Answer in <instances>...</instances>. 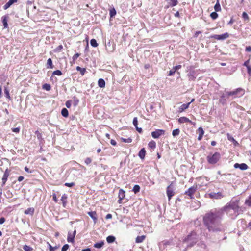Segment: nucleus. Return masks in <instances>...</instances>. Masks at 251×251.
<instances>
[{
	"mask_svg": "<svg viewBox=\"0 0 251 251\" xmlns=\"http://www.w3.org/2000/svg\"><path fill=\"white\" fill-rule=\"evenodd\" d=\"M215 12H220L221 11V7L220 4L219 0L216 2V4L214 7Z\"/></svg>",
	"mask_w": 251,
	"mask_h": 251,
	"instance_id": "nucleus-23",
	"label": "nucleus"
},
{
	"mask_svg": "<svg viewBox=\"0 0 251 251\" xmlns=\"http://www.w3.org/2000/svg\"><path fill=\"white\" fill-rule=\"evenodd\" d=\"M176 71H175L174 70H173V69L170 70L169 72V74H168V75L169 76H172L173 75H174V74H175Z\"/></svg>",
	"mask_w": 251,
	"mask_h": 251,
	"instance_id": "nucleus-54",
	"label": "nucleus"
},
{
	"mask_svg": "<svg viewBox=\"0 0 251 251\" xmlns=\"http://www.w3.org/2000/svg\"><path fill=\"white\" fill-rule=\"evenodd\" d=\"M239 201H231L223 207L211 211L205 215L203 222L209 232H219L224 231V227L221 224L224 212L234 218L239 214Z\"/></svg>",
	"mask_w": 251,
	"mask_h": 251,
	"instance_id": "nucleus-1",
	"label": "nucleus"
},
{
	"mask_svg": "<svg viewBox=\"0 0 251 251\" xmlns=\"http://www.w3.org/2000/svg\"><path fill=\"white\" fill-rule=\"evenodd\" d=\"M12 130L14 132L19 133L20 131V128L19 127L13 128H12Z\"/></svg>",
	"mask_w": 251,
	"mask_h": 251,
	"instance_id": "nucleus-53",
	"label": "nucleus"
},
{
	"mask_svg": "<svg viewBox=\"0 0 251 251\" xmlns=\"http://www.w3.org/2000/svg\"><path fill=\"white\" fill-rule=\"evenodd\" d=\"M79 56V53H77L75 54L73 56V60H75L76 59H77Z\"/></svg>",
	"mask_w": 251,
	"mask_h": 251,
	"instance_id": "nucleus-55",
	"label": "nucleus"
},
{
	"mask_svg": "<svg viewBox=\"0 0 251 251\" xmlns=\"http://www.w3.org/2000/svg\"><path fill=\"white\" fill-rule=\"evenodd\" d=\"M47 64L50 66V68H52V62L51 58H49L47 60Z\"/></svg>",
	"mask_w": 251,
	"mask_h": 251,
	"instance_id": "nucleus-45",
	"label": "nucleus"
},
{
	"mask_svg": "<svg viewBox=\"0 0 251 251\" xmlns=\"http://www.w3.org/2000/svg\"><path fill=\"white\" fill-rule=\"evenodd\" d=\"M221 157L220 154L218 152H215L212 155H209L207 156L208 162L211 164H216Z\"/></svg>",
	"mask_w": 251,
	"mask_h": 251,
	"instance_id": "nucleus-3",
	"label": "nucleus"
},
{
	"mask_svg": "<svg viewBox=\"0 0 251 251\" xmlns=\"http://www.w3.org/2000/svg\"><path fill=\"white\" fill-rule=\"evenodd\" d=\"M112 218V215L110 214H108L106 216V219H111Z\"/></svg>",
	"mask_w": 251,
	"mask_h": 251,
	"instance_id": "nucleus-62",
	"label": "nucleus"
},
{
	"mask_svg": "<svg viewBox=\"0 0 251 251\" xmlns=\"http://www.w3.org/2000/svg\"><path fill=\"white\" fill-rule=\"evenodd\" d=\"M66 106L69 108L71 106V100H67L65 103Z\"/></svg>",
	"mask_w": 251,
	"mask_h": 251,
	"instance_id": "nucleus-47",
	"label": "nucleus"
},
{
	"mask_svg": "<svg viewBox=\"0 0 251 251\" xmlns=\"http://www.w3.org/2000/svg\"><path fill=\"white\" fill-rule=\"evenodd\" d=\"M146 155V150L144 148H142L139 152V156L141 159H143L145 158Z\"/></svg>",
	"mask_w": 251,
	"mask_h": 251,
	"instance_id": "nucleus-20",
	"label": "nucleus"
},
{
	"mask_svg": "<svg viewBox=\"0 0 251 251\" xmlns=\"http://www.w3.org/2000/svg\"><path fill=\"white\" fill-rule=\"evenodd\" d=\"M246 50L248 52L251 51V46L247 47L246 49Z\"/></svg>",
	"mask_w": 251,
	"mask_h": 251,
	"instance_id": "nucleus-61",
	"label": "nucleus"
},
{
	"mask_svg": "<svg viewBox=\"0 0 251 251\" xmlns=\"http://www.w3.org/2000/svg\"><path fill=\"white\" fill-rule=\"evenodd\" d=\"M198 132H199V136H198V140L200 141L201 140L202 137H203V135L204 134V131L202 129V127H200L198 128Z\"/></svg>",
	"mask_w": 251,
	"mask_h": 251,
	"instance_id": "nucleus-19",
	"label": "nucleus"
},
{
	"mask_svg": "<svg viewBox=\"0 0 251 251\" xmlns=\"http://www.w3.org/2000/svg\"><path fill=\"white\" fill-rule=\"evenodd\" d=\"M67 199V196L66 194H64L62 196L61 201H62L64 207H65V206L66 205Z\"/></svg>",
	"mask_w": 251,
	"mask_h": 251,
	"instance_id": "nucleus-31",
	"label": "nucleus"
},
{
	"mask_svg": "<svg viewBox=\"0 0 251 251\" xmlns=\"http://www.w3.org/2000/svg\"><path fill=\"white\" fill-rule=\"evenodd\" d=\"M4 94L5 95V97L8 100H11V97H10V93H9V90L8 89L7 87H4Z\"/></svg>",
	"mask_w": 251,
	"mask_h": 251,
	"instance_id": "nucleus-25",
	"label": "nucleus"
},
{
	"mask_svg": "<svg viewBox=\"0 0 251 251\" xmlns=\"http://www.w3.org/2000/svg\"><path fill=\"white\" fill-rule=\"evenodd\" d=\"M171 1H172L171 5L172 6H175L178 3V1L177 0H171Z\"/></svg>",
	"mask_w": 251,
	"mask_h": 251,
	"instance_id": "nucleus-48",
	"label": "nucleus"
},
{
	"mask_svg": "<svg viewBox=\"0 0 251 251\" xmlns=\"http://www.w3.org/2000/svg\"><path fill=\"white\" fill-rule=\"evenodd\" d=\"M69 246L68 244L64 245L61 249V251H66L69 249Z\"/></svg>",
	"mask_w": 251,
	"mask_h": 251,
	"instance_id": "nucleus-44",
	"label": "nucleus"
},
{
	"mask_svg": "<svg viewBox=\"0 0 251 251\" xmlns=\"http://www.w3.org/2000/svg\"><path fill=\"white\" fill-rule=\"evenodd\" d=\"M146 236L145 235L138 236L136 237L135 242L137 243H140L143 242L145 240Z\"/></svg>",
	"mask_w": 251,
	"mask_h": 251,
	"instance_id": "nucleus-21",
	"label": "nucleus"
},
{
	"mask_svg": "<svg viewBox=\"0 0 251 251\" xmlns=\"http://www.w3.org/2000/svg\"><path fill=\"white\" fill-rule=\"evenodd\" d=\"M210 17L213 19V20H215L216 19H217L218 17V14L217 13V12H212L211 14H210Z\"/></svg>",
	"mask_w": 251,
	"mask_h": 251,
	"instance_id": "nucleus-34",
	"label": "nucleus"
},
{
	"mask_svg": "<svg viewBox=\"0 0 251 251\" xmlns=\"http://www.w3.org/2000/svg\"><path fill=\"white\" fill-rule=\"evenodd\" d=\"M52 197H53V201L55 202H57V197H56V195L55 194H53L52 195Z\"/></svg>",
	"mask_w": 251,
	"mask_h": 251,
	"instance_id": "nucleus-56",
	"label": "nucleus"
},
{
	"mask_svg": "<svg viewBox=\"0 0 251 251\" xmlns=\"http://www.w3.org/2000/svg\"><path fill=\"white\" fill-rule=\"evenodd\" d=\"M245 93V91L242 88H238L234 91L231 92H226V94L228 96L235 95L238 97H241L243 96Z\"/></svg>",
	"mask_w": 251,
	"mask_h": 251,
	"instance_id": "nucleus-4",
	"label": "nucleus"
},
{
	"mask_svg": "<svg viewBox=\"0 0 251 251\" xmlns=\"http://www.w3.org/2000/svg\"><path fill=\"white\" fill-rule=\"evenodd\" d=\"M61 114L64 117L68 116V111L66 108H63L61 110Z\"/></svg>",
	"mask_w": 251,
	"mask_h": 251,
	"instance_id": "nucleus-30",
	"label": "nucleus"
},
{
	"mask_svg": "<svg viewBox=\"0 0 251 251\" xmlns=\"http://www.w3.org/2000/svg\"><path fill=\"white\" fill-rule=\"evenodd\" d=\"M116 14V11L113 8L110 10V16L111 17H114Z\"/></svg>",
	"mask_w": 251,
	"mask_h": 251,
	"instance_id": "nucleus-40",
	"label": "nucleus"
},
{
	"mask_svg": "<svg viewBox=\"0 0 251 251\" xmlns=\"http://www.w3.org/2000/svg\"><path fill=\"white\" fill-rule=\"evenodd\" d=\"M165 134V130L162 129H157L151 132V136L153 138H158L161 135Z\"/></svg>",
	"mask_w": 251,
	"mask_h": 251,
	"instance_id": "nucleus-7",
	"label": "nucleus"
},
{
	"mask_svg": "<svg viewBox=\"0 0 251 251\" xmlns=\"http://www.w3.org/2000/svg\"><path fill=\"white\" fill-rule=\"evenodd\" d=\"M148 146L150 148L154 149L156 147V143L154 141H150L148 143Z\"/></svg>",
	"mask_w": 251,
	"mask_h": 251,
	"instance_id": "nucleus-29",
	"label": "nucleus"
},
{
	"mask_svg": "<svg viewBox=\"0 0 251 251\" xmlns=\"http://www.w3.org/2000/svg\"><path fill=\"white\" fill-rule=\"evenodd\" d=\"M88 214L93 220L94 223L97 221V213L95 211H91L88 212Z\"/></svg>",
	"mask_w": 251,
	"mask_h": 251,
	"instance_id": "nucleus-15",
	"label": "nucleus"
},
{
	"mask_svg": "<svg viewBox=\"0 0 251 251\" xmlns=\"http://www.w3.org/2000/svg\"><path fill=\"white\" fill-rule=\"evenodd\" d=\"M234 167L236 169L239 168L241 170H246L248 169V166L245 163H242V164L235 163L234 165Z\"/></svg>",
	"mask_w": 251,
	"mask_h": 251,
	"instance_id": "nucleus-12",
	"label": "nucleus"
},
{
	"mask_svg": "<svg viewBox=\"0 0 251 251\" xmlns=\"http://www.w3.org/2000/svg\"><path fill=\"white\" fill-rule=\"evenodd\" d=\"M180 130L179 129H176L174 130L172 132V135L173 136H176L179 134Z\"/></svg>",
	"mask_w": 251,
	"mask_h": 251,
	"instance_id": "nucleus-38",
	"label": "nucleus"
},
{
	"mask_svg": "<svg viewBox=\"0 0 251 251\" xmlns=\"http://www.w3.org/2000/svg\"><path fill=\"white\" fill-rule=\"evenodd\" d=\"M75 185V183H73V182H71V183H65V186H67V187H71Z\"/></svg>",
	"mask_w": 251,
	"mask_h": 251,
	"instance_id": "nucleus-50",
	"label": "nucleus"
},
{
	"mask_svg": "<svg viewBox=\"0 0 251 251\" xmlns=\"http://www.w3.org/2000/svg\"><path fill=\"white\" fill-rule=\"evenodd\" d=\"M43 88L44 89H45V90H47V91H49L50 89V84H45L43 86Z\"/></svg>",
	"mask_w": 251,
	"mask_h": 251,
	"instance_id": "nucleus-41",
	"label": "nucleus"
},
{
	"mask_svg": "<svg viewBox=\"0 0 251 251\" xmlns=\"http://www.w3.org/2000/svg\"><path fill=\"white\" fill-rule=\"evenodd\" d=\"M196 191V188L194 186L191 187L185 192V194L189 196L190 198H193V195Z\"/></svg>",
	"mask_w": 251,
	"mask_h": 251,
	"instance_id": "nucleus-11",
	"label": "nucleus"
},
{
	"mask_svg": "<svg viewBox=\"0 0 251 251\" xmlns=\"http://www.w3.org/2000/svg\"><path fill=\"white\" fill-rule=\"evenodd\" d=\"M92 161V160L90 158H86L85 160V163L87 164V165H88Z\"/></svg>",
	"mask_w": 251,
	"mask_h": 251,
	"instance_id": "nucleus-51",
	"label": "nucleus"
},
{
	"mask_svg": "<svg viewBox=\"0 0 251 251\" xmlns=\"http://www.w3.org/2000/svg\"><path fill=\"white\" fill-rule=\"evenodd\" d=\"M24 177L23 176H20L18 178V180L19 181V182H21L22 181L23 179H24Z\"/></svg>",
	"mask_w": 251,
	"mask_h": 251,
	"instance_id": "nucleus-60",
	"label": "nucleus"
},
{
	"mask_svg": "<svg viewBox=\"0 0 251 251\" xmlns=\"http://www.w3.org/2000/svg\"><path fill=\"white\" fill-rule=\"evenodd\" d=\"M178 121L179 123H192L191 121L186 117H181L178 119Z\"/></svg>",
	"mask_w": 251,
	"mask_h": 251,
	"instance_id": "nucleus-18",
	"label": "nucleus"
},
{
	"mask_svg": "<svg viewBox=\"0 0 251 251\" xmlns=\"http://www.w3.org/2000/svg\"><path fill=\"white\" fill-rule=\"evenodd\" d=\"M48 244L50 251H53L57 248L56 246L52 247L50 243H48Z\"/></svg>",
	"mask_w": 251,
	"mask_h": 251,
	"instance_id": "nucleus-42",
	"label": "nucleus"
},
{
	"mask_svg": "<svg viewBox=\"0 0 251 251\" xmlns=\"http://www.w3.org/2000/svg\"><path fill=\"white\" fill-rule=\"evenodd\" d=\"M115 240V237L113 236H108L106 238V241L108 243H112Z\"/></svg>",
	"mask_w": 251,
	"mask_h": 251,
	"instance_id": "nucleus-27",
	"label": "nucleus"
},
{
	"mask_svg": "<svg viewBox=\"0 0 251 251\" xmlns=\"http://www.w3.org/2000/svg\"><path fill=\"white\" fill-rule=\"evenodd\" d=\"M104 244V242L103 241L96 243L94 244V247L96 248L100 249L101 248Z\"/></svg>",
	"mask_w": 251,
	"mask_h": 251,
	"instance_id": "nucleus-24",
	"label": "nucleus"
},
{
	"mask_svg": "<svg viewBox=\"0 0 251 251\" xmlns=\"http://www.w3.org/2000/svg\"><path fill=\"white\" fill-rule=\"evenodd\" d=\"M9 175V172L8 169H6L4 173V175L3 176L2 181V185H4L7 180L8 178V177Z\"/></svg>",
	"mask_w": 251,
	"mask_h": 251,
	"instance_id": "nucleus-14",
	"label": "nucleus"
},
{
	"mask_svg": "<svg viewBox=\"0 0 251 251\" xmlns=\"http://www.w3.org/2000/svg\"><path fill=\"white\" fill-rule=\"evenodd\" d=\"M121 140L123 142H125V143H131L132 142V139L130 138H121Z\"/></svg>",
	"mask_w": 251,
	"mask_h": 251,
	"instance_id": "nucleus-39",
	"label": "nucleus"
},
{
	"mask_svg": "<svg viewBox=\"0 0 251 251\" xmlns=\"http://www.w3.org/2000/svg\"><path fill=\"white\" fill-rule=\"evenodd\" d=\"M140 189V187L138 185H135L133 188V191L134 192V193H137L139 192Z\"/></svg>",
	"mask_w": 251,
	"mask_h": 251,
	"instance_id": "nucleus-35",
	"label": "nucleus"
},
{
	"mask_svg": "<svg viewBox=\"0 0 251 251\" xmlns=\"http://www.w3.org/2000/svg\"><path fill=\"white\" fill-rule=\"evenodd\" d=\"M242 17L246 20L249 19V16H248V14L245 12H244L243 13Z\"/></svg>",
	"mask_w": 251,
	"mask_h": 251,
	"instance_id": "nucleus-49",
	"label": "nucleus"
},
{
	"mask_svg": "<svg viewBox=\"0 0 251 251\" xmlns=\"http://www.w3.org/2000/svg\"><path fill=\"white\" fill-rule=\"evenodd\" d=\"M2 19L4 27L7 28L8 27L7 17L6 16H3Z\"/></svg>",
	"mask_w": 251,
	"mask_h": 251,
	"instance_id": "nucleus-32",
	"label": "nucleus"
},
{
	"mask_svg": "<svg viewBox=\"0 0 251 251\" xmlns=\"http://www.w3.org/2000/svg\"><path fill=\"white\" fill-rule=\"evenodd\" d=\"M197 235L195 232H192L184 240V243L188 247L193 246L197 241Z\"/></svg>",
	"mask_w": 251,
	"mask_h": 251,
	"instance_id": "nucleus-2",
	"label": "nucleus"
},
{
	"mask_svg": "<svg viewBox=\"0 0 251 251\" xmlns=\"http://www.w3.org/2000/svg\"><path fill=\"white\" fill-rule=\"evenodd\" d=\"M110 143L113 146H115L117 144L116 141L113 139L111 140Z\"/></svg>",
	"mask_w": 251,
	"mask_h": 251,
	"instance_id": "nucleus-58",
	"label": "nucleus"
},
{
	"mask_svg": "<svg viewBox=\"0 0 251 251\" xmlns=\"http://www.w3.org/2000/svg\"><path fill=\"white\" fill-rule=\"evenodd\" d=\"M76 70L78 71H80L82 75H83L86 72V69L84 68H81L79 66L76 67Z\"/></svg>",
	"mask_w": 251,
	"mask_h": 251,
	"instance_id": "nucleus-28",
	"label": "nucleus"
},
{
	"mask_svg": "<svg viewBox=\"0 0 251 251\" xmlns=\"http://www.w3.org/2000/svg\"><path fill=\"white\" fill-rule=\"evenodd\" d=\"M229 37L228 33H225L221 35H213L211 36V38H214L218 40H224Z\"/></svg>",
	"mask_w": 251,
	"mask_h": 251,
	"instance_id": "nucleus-6",
	"label": "nucleus"
},
{
	"mask_svg": "<svg viewBox=\"0 0 251 251\" xmlns=\"http://www.w3.org/2000/svg\"><path fill=\"white\" fill-rule=\"evenodd\" d=\"M125 192L123 189H121L119 190V194H118V198L119 200L118 201V202L119 203H122V200L125 198Z\"/></svg>",
	"mask_w": 251,
	"mask_h": 251,
	"instance_id": "nucleus-13",
	"label": "nucleus"
},
{
	"mask_svg": "<svg viewBox=\"0 0 251 251\" xmlns=\"http://www.w3.org/2000/svg\"><path fill=\"white\" fill-rule=\"evenodd\" d=\"M98 85L101 88L104 87L105 85V81L102 78L99 79L98 80Z\"/></svg>",
	"mask_w": 251,
	"mask_h": 251,
	"instance_id": "nucleus-26",
	"label": "nucleus"
},
{
	"mask_svg": "<svg viewBox=\"0 0 251 251\" xmlns=\"http://www.w3.org/2000/svg\"><path fill=\"white\" fill-rule=\"evenodd\" d=\"M62 74V72L60 71V70H56V71H54L53 72V75H61Z\"/></svg>",
	"mask_w": 251,
	"mask_h": 251,
	"instance_id": "nucleus-43",
	"label": "nucleus"
},
{
	"mask_svg": "<svg viewBox=\"0 0 251 251\" xmlns=\"http://www.w3.org/2000/svg\"><path fill=\"white\" fill-rule=\"evenodd\" d=\"M76 234V230H75L73 232L69 231L67 236V241L68 242L74 243L75 237Z\"/></svg>",
	"mask_w": 251,
	"mask_h": 251,
	"instance_id": "nucleus-9",
	"label": "nucleus"
},
{
	"mask_svg": "<svg viewBox=\"0 0 251 251\" xmlns=\"http://www.w3.org/2000/svg\"><path fill=\"white\" fill-rule=\"evenodd\" d=\"M249 60H247L245 61L244 63V65L247 67V68L249 67L250 66L249 65Z\"/></svg>",
	"mask_w": 251,
	"mask_h": 251,
	"instance_id": "nucleus-59",
	"label": "nucleus"
},
{
	"mask_svg": "<svg viewBox=\"0 0 251 251\" xmlns=\"http://www.w3.org/2000/svg\"><path fill=\"white\" fill-rule=\"evenodd\" d=\"M190 104V102H189L186 104H182L180 107H179L178 112H182L184 111V110H185L189 107Z\"/></svg>",
	"mask_w": 251,
	"mask_h": 251,
	"instance_id": "nucleus-17",
	"label": "nucleus"
},
{
	"mask_svg": "<svg viewBox=\"0 0 251 251\" xmlns=\"http://www.w3.org/2000/svg\"><path fill=\"white\" fill-rule=\"evenodd\" d=\"M247 69H248V73L250 74L251 72V67L250 66H249V67L247 68Z\"/></svg>",
	"mask_w": 251,
	"mask_h": 251,
	"instance_id": "nucleus-64",
	"label": "nucleus"
},
{
	"mask_svg": "<svg viewBox=\"0 0 251 251\" xmlns=\"http://www.w3.org/2000/svg\"><path fill=\"white\" fill-rule=\"evenodd\" d=\"M90 44L93 47H97L98 46V43L95 39H92L90 41Z\"/></svg>",
	"mask_w": 251,
	"mask_h": 251,
	"instance_id": "nucleus-33",
	"label": "nucleus"
},
{
	"mask_svg": "<svg viewBox=\"0 0 251 251\" xmlns=\"http://www.w3.org/2000/svg\"><path fill=\"white\" fill-rule=\"evenodd\" d=\"M18 0H9L4 6L3 9L6 10L10 7L13 3L16 2Z\"/></svg>",
	"mask_w": 251,
	"mask_h": 251,
	"instance_id": "nucleus-16",
	"label": "nucleus"
},
{
	"mask_svg": "<svg viewBox=\"0 0 251 251\" xmlns=\"http://www.w3.org/2000/svg\"><path fill=\"white\" fill-rule=\"evenodd\" d=\"M209 198L213 199H221L224 197V195L221 192H211L208 194Z\"/></svg>",
	"mask_w": 251,
	"mask_h": 251,
	"instance_id": "nucleus-5",
	"label": "nucleus"
},
{
	"mask_svg": "<svg viewBox=\"0 0 251 251\" xmlns=\"http://www.w3.org/2000/svg\"><path fill=\"white\" fill-rule=\"evenodd\" d=\"M228 139L229 140L231 141H234V139L233 137L229 136L228 135Z\"/></svg>",
	"mask_w": 251,
	"mask_h": 251,
	"instance_id": "nucleus-63",
	"label": "nucleus"
},
{
	"mask_svg": "<svg viewBox=\"0 0 251 251\" xmlns=\"http://www.w3.org/2000/svg\"><path fill=\"white\" fill-rule=\"evenodd\" d=\"M133 124L136 127H137L138 125V120L137 117L134 118L133 120Z\"/></svg>",
	"mask_w": 251,
	"mask_h": 251,
	"instance_id": "nucleus-46",
	"label": "nucleus"
},
{
	"mask_svg": "<svg viewBox=\"0 0 251 251\" xmlns=\"http://www.w3.org/2000/svg\"><path fill=\"white\" fill-rule=\"evenodd\" d=\"M187 76L188 77L189 80L194 81L197 77L196 71L194 70H191L187 74Z\"/></svg>",
	"mask_w": 251,
	"mask_h": 251,
	"instance_id": "nucleus-10",
	"label": "nucleus"
},
{
	"mask_svg": "<svg viewBox=\"0 0 251 251\" xmlns=\"http://www.w3.org/2000/svg\"><path fill=\"white\" fill-rule=\"evenodd\" d=\"M23 249L25 251H32L33 250V249L31 247H30L28 245H25L24 246Z\"/></svg>",
	"mask_w": 251,
	"mask_h": 251,
	"instance_id": "nucleus-37",
	"label": "nucleus"
},
{
	"mask_svg": "<svg viewBox=\"0 0 251 251\" xmlns=\"http://www.w3.org/2000/svg\"><path fill=\"white\" fill-rule=\"evenodd\" d=\"M174 195V189L172 184L169 185L167 188V195L170 200Z\"/></svg>",
	"mask_w": 251,
	"mask_h": 251,
	"instance_id": "nucleus-8",
	"label": "nucleus"
},
{
	"mask_svg": "<svg viewBox=\"0 0 251 251\" xmlns=\"http://www.w3.org/2000/svg\"><path fill=\"white\" fill-rule=\"evenodd\" d=\"M34 212V209L33 208H28L24 212L25 214H29L32 215Z\"/></svg>",
	"mask_w": 251,
	"mask_h": 251,
	"instance_id": "nucleus-22",
	"label": "nucleus"
},
{
	"mask_svg": "<svg viewBox=\"0 0 251 251\" xmlns=\"http://www.w3.org/2000/svg\"><path fill=\"white\" fill-rule=\"evenodd\" d=\"M245 204L251 207V195L249 197L248 199L246 200Z\"/></svg>",
	"mask_w": 251,
	"mask_h": 251,
	"instance_id": "nucleus-36",
	"label": "nucleus"
},
{
	"mask_svg": "<svg viewBox=\"0 0 251 251\" xmlns=\"http://www.w3.org/2000/svg\"><path fill=\"white\" fill-rule=\"evenodd\" d=\"M5 221V219L3 217H2V218H0V224H3Z\"/></svg>",
	"mask_w": 251,
	"mask_h": 251,
	"instance_id": "nucleus-57",
	"label": "nucleus"
},
{
	"mask_svg": "<svg viewBox=\"0 0 251 251\" xmlns=\"http://www.w3.org/2000/svg\"><path fill=\"white\" fill-rule=\"evenodd\" d=\"M181 68V65H177V66L174 67L173 68V70H174L175 71H176L177 70L180 69Z\"/></svg>",
	"mask_w": 251,
	"mask_h": 251,
	"instance_id": "nucleus-52",
	"label": "nucleus"
}]
</instances>
